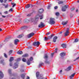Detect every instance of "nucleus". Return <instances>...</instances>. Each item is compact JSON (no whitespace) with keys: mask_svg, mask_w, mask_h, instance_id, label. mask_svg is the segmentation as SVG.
<instances>
[{"mask_svg":"<svg viewBox=\"0 0 79 79\" xmlns=\"http://www.w3.org/2000/svg\"><path fill=\"white\" fill-rule=\"evenodd\" d=\"M61 47L63 48H66V44H62Z\"/></svg>","mask_w":79,"mask_h":79,"instance_id":"17","label":"nucleus"},{"mask_svg":"<svg viewBox=\"0 0 79 79\" xmlns=\"http://www.w3.org/2000/svg\"><path fill=\"white\" fill-rule=\"evenodd\" d=\"M38 20H39V15H37L35 17V21H38Z\"/></svg>","mask_w":79,"mask_h":79,"instance_id":"18","label":"nucleus"},{"mask_svg":"<svg viewBox=\"0 0 79 79\" xmlns=\"http://www.w3.org/2000/svg\"><path fill=\"white\" fill-rule=\"evenodd\" d=\"M71 66H69L68 67V68L66 70V71H69V70H71Z\"/></svg>","mask_w":79,"mask_h":79,"instance_id":"14","label":"nucleus"},{"mask_svg":"<svg viewBox=\"0 0 79 79\" xmlns=\"http://www.w3.org/2000/svg\"><path fill=\"white\" fill-rule=\"evenodd\" d=\"M68 7H69V6H68V5L67 6H64L65 8L64 9V7H63L62 8V11H66V8H68Z\"/></svg>","mask_w":79,"mask_h":79,"instance_id":"5","label":"nucleus"},{"mask_svg":"<svg viewBox=\"0 0 79 79\" xmlns=\"http://www.w3.org/2000/svg\"><path fill=\"white\" fill-rule=\"evenodd\" d=\"M63 3V1H60L58 2V4H61Z\"/></svg>","mask_w":79,"mask_h":79,"instance_id":"22","label":"nucleus"},{"mask_svg":"<svg viewBox=\"0 0 79 79\" xmlns=\"http://www.w3.org/2000/svg\"><path fill=\"white\" fill-rule=\"evenodd\" d=\"M44 9H40L39 10V13H43L44 12Z\"/></svg>","mask_w":79,"mask_h":79,"instance_id":"11","label":"nucleus"},{"mask_svg":"<svg viewBox=\"0 0 79 79\" xmlns=\"http://www.w3.org/2000/svg\"><path fill=\"white\" fill-rule=\"evenodd\" d=\"M60 55L61 56H63L66 55V54L64 52H62L60 54Z\"/></svg>","mask_w":79,"mask_h":79,"instance_id":"16","label":"nucleus"},{"mask_svg":"<svg viewBox=\"0 0 79 79\" xmlns=\"http://www.w3.org/2000/svg\"><path fill=\"white\" fill-rule=\"evenodd\" d=\"M27 16H31V14H29L27 15Z\"/></svg>","mask_w":79,"mask_h":79,"instance_id":"52","label":"nucleus"},{"mask_svg":"<svg viewBox=\"0 0 79 79\" xmlns=\"http://www.w3.org/2000/svg\"><path fill=\"white\" fill-rule=\"evenodd\" d=\"M56 52H57V49H56Z\"/></svg>","mask_w":79,"mask_h":79,"instance_id":"58","label":"nucleus"},{"mask_svg":"<svg viewBox=\"0 0 79 79\" xmlns=\"http://www.w3.org/2000/svg\"><path fill=\"white\" fill-rule=\"evenodd\" d=\"M21 72H23V71H24V70L22 69L21 70Z\"/></svg>","mask_w":79,"mask_h":79,"instance_id":"50","label":"nucleus"},{"mask_svg":"<svg viewBox=\"0 0 79 79\" xmlns=\"http://www.w3.org/2000/svg\"><path fill=\"white\" fill-rule=\"evenodd\" d=\"M13 57H10V60H9V61H10V62H11V61H13Z\"/></svg>","mask_w":79,"mask_h":79,"instance_id":"20","label":"nucleus"},{"mask_svg":"<svg viewBox=\"0 0 79 79\" xmlns=\"http://www.w3.org/2000/svg\"><path fill=\"white\" fill-rule=\"evenodd\" d=\"M2 17L3 18H5V16H3V15H2Z\"/></svg>","mask_w":79,"mask_h":79,"instance_id":"55","label":"nucleus"},{"mask_svg":"<svg viewBox=\"0 0 79 79\" xmlns=\"http://www.w3.org/2000/svg\"><path fill=\"white\" fill-rule=\"evenodd\" d=\"M3 62V60H1L0 61V63H2Z\"/></svg>","mask_w":79,"mask_h":79,"instance_id":"43","label":"nucleus"},{"mask_svg":"<svg viewBox=\"0 0 79 79\" xmlns=\"http://www.w3.org/2000/svg\"><path fill=\"white\" fill-rule=\"evenodd\" d=\"M21 76L23 79H24L25 74H22L21 75Z\"/></svg>","mask_w":79,"mask_h":79,"instance_id":"19","label":"nucleus"},{"mask_svg":"<svg viewBox=\"0 0 79 79\" xmlns=\"http://www.w3.org/2000/svg\"><path fill=\"white\" fill-rule=\"evenodd\" d=\"M19 40L18 39H16L14 40V44L15 45H17L18 44V42H19Z\"/></svg>","mask_w":79,"mask_h":79,"instance_id":"6","label":"nucleus"},{"mask_svg":"<svg viewBox=\"0 0 79 79\" xmlns=\"http://www.w3.org/2000/svg\"><path fill=\"white\" fill-rule=\"evenodd\" d=\"M30 78H29V77L27 76V79H30Z\"/></svg>","mask_w":79,"mask_h":79,"instance_id":"47","label":"nucleus"},{"mask_svg":"<svg viewBox=\"0 0 79 79\" xmlns=\"http://www.w3.org/2000/svg\"><path fill=\"white\" fill-rule=\"evenodd\" d=\"M7 1V0H4V2L6 3Z\"/></svg>","mask_w":79,"mask_h":79,"instance_id":"51","label":"nucleus"},{"mask_svg":"<svg viewBox=\"0 0 79 79\" xmlns=\"http://www.w3.org/2000/svg\"><path fill=\"white\" fill-rule=\"evenodd\" d=\"M57 8H58V7L57 6H56L54 7V9L55 10Z\"/></svg>","mask_w":79,"mask_h":79,"instance_id":"40","label":"nucleus"},{"mask_svg":"<svg viewBox=\"0 0 79 79\" xmlns=\"http://www.w3.org/2000/svg\"><path fill=\"white\" fill-rule=\"evenodd\" d=\"M44 26V24L42 23H41V24H40L39 25V27H42Z\"/></svg>","mask_w":79,"mask_h":79,"instance_id":"8","label":"nucleus"},{"mask_svg":"<svg viewBox=\"0 0 79 79\" xmlns=\"http://www.w3.org/2000/svg\"><path fill=\"white\" fill-rule=\"evenodd\" d=\"M75 74V73H74L73 74H72L71 75V76L69 77L70 78V79H73V78H72V77H74Z\"/></svg>","mask_w":79,"mask_h":79,"instance_id":"10","label":"nucleus"},{"mask_svg":"<svg viewBox=\"0 0 79 79\" xmlns=\"http://www.w3.org/2000/svg\"><path fill=\"white\" fill-rule=\"evenodd\" d=\"M79 57H78L76 59V60H78V59H79Z\"/></svg>","mask_w":79,"mask_h":79,"instance_id":"54","label":"nucleus"},{"mask_svg":"<svg viewBox=\"0 0 79 79\" xmlns=\"http://www.w3.org/2000/svg\"><path fill=\"white\" fill-rule=\"evenodd\" d=\"M20 60H21V59L19 58V59H17L16 60V61H20Z\"/></svg>","mask_w":79,"mask_h":79,"instance_id":"33","label":"nucleus"},{"mask_svg":"<svg viewBox=\"0 0 79 79\" xmlns=\"http://www.w3.org/2000/svg\"><path fill=\"white\" fill-rule=\"evenodd\" d=\"M15 66L13 67L14 69H16V68H18V64H16V63H15Z\"/></svg>","mask_w":79,"mask_h":79,"instance_id":"13","label":"nucleus"},{"mask_svg":"<svg viewBox=\"0 0 79 79\" xmlns=\"http://www.w3.org/2000/svg\"><path fill=\"white\" fill-rule=\"evenodd\" d=\"M0 2L1 3H2L3 2V0H0Z\"/></svg>","mask_w":79,"mask_h":79,"instance_id":"41","label":"nucleus"},{"mask_svg":"<svg viewBox=\"0 0 79 79\" xmlns=\"http://www.w3.org/2000/svg\"><path fill=\"white\" fill-rule=\"evenodd\" d=\"M67 23H68V21L63 22L62 23V24L63 26H64V25H66V24H67Z\"/></svg>","mask_w":79,"mask_h":79,"instance_id":"12","label":"nucleus"},{"mask_svg":"<svg viewBox=\"0 0 79 79\" xmlns=\"http://www.w3.org/2000/svg\"><path fill=\"white\" fill-rule=\"evenodd\" d=\"M12 1V0H9V2H11Z\"/></svg>","mask_w":79,"mask_h":79,"instance_id":"60","label":"nucleus"},{"mask_svg":"<svg viewBox=\"0 0 79 79\" xmlns=\"http://www.w3.org/2000/svg\"><path fill=\"white\" fill-rule=\"evenodd\" d=\"M40 19H43V15H41L40 16Z\"/></svg>","mask_w":79,"mask_h":79,"instance_id":"25","label":"nucleus"},{"mask_svg":"<svg viewBox=\"0 0 79 79\" xmlns=\"http://www.w3.org/2000/svg\"><path fill=\"white\" fill-rule=\"evenodd\" d=\"M77 11H78V10L77 9V10H76V12H77Z\"/></svg>","mask_w":79,"mask_h":79,"instance_id":"57","label":"nucleus"},{"mask_svg":"<svg viewBox=\"0 0 79 79\" xmlns=\"http://www.w3.org/2000/svg\"><path fill=\"white\" fill-rule=\"evenodd\" d=\"M33 44L34 46H37V47H39V45H40V42L39 41H37V42H35L33 43Z\"/></svg>","mask_w":79,"mask_h":79,"instance_id":"3","label":"nucleus"},{"mask_svg":"<svg viewBox=\"0 0 79 79\" xmlns=\"http://www.w3.org/2000/svg\"><path fill=\"white\" fill-rule=\"evenodd\" d=\"M22 60L24 62H26V59L25 58H23Z\"/></svg>","mask_w":79,"mask_h":79,"instance_id":"35","label":"nucleus"},{"mask_svg":"<svg viewBox=\"0 0 79 79\" xmlns=\"http://www.w3.org/2000/svg\"><path fill=\"white\" fill-rule=\"evenodd\" d=\"M0 31H2V29L0 28Z\"/></svg>","mask_w":79,"mask_h":79,"instance_id":"62","label":"nucleus"},{"mask_svg":"<svg viewBox=\"0 0 79 79\" xmlns=\"http://www.w3.org/2000/svg\"><path fill=\"white\" fill-rule=\"evenodd\" d=\"M50 34L49 33H48L46 34V35H48V34Z\"/></svg>","mask_w":79,"mask_h":79,"instance_id":"56","label":"nucleus"},{"mask_svg":"<svg viewBox=\"0 0 79 79\" xmlns=\"http://www.w3.org/2000/svg\"><path fill=\"white\" fill-rule=\"evenodd\" d=\"M69 28H67L66 29V32L64 33L65 36H68V35H69Z\"/></svg>","mask_w":79,"mask_h":79,"instance_id":"2","label":"nucleus"},{"mask_svg":"<svg viewBox=\"0 0 79 79\" xmlns=\"http://www.w3.org/2000/svg\"><path fill=\"white\" fill-rule=\"evenodd\" d=\"M31 6H32V5L31 4H30V5L28 4L25 6V7L26 8H29L30 6H31Z\"/></svg>","mask_w":79,"mask_h":79,"instance_id":"15","label":"nucleus"},{"mask_svg":"<svg viewBox=\"0 0 79 79\" xmlns=\"http://www.w3.org/2000/svg\"><path fill=\"white\" fill-rule=\"evenodd\" d=\"M53 35H51L50 36H48V37H49V38H50V39H52V37H53Z\"/></svg>","mask_w":79,"mask_h":79,"instance_id":"31","label":"nucleus"},{"mask_svg":"<svg viewBox=\"0 0 79 79\" xmlns=\"http://www.w3.org/2000/svg\"><path fill=\"white\" fill-rule=\"evenodd\" d=\"M45 63H48V62H47V61H45Z\"/></svg>","mask_w":79,"mask_h":79,"instance_id":"59","label":"nucleus"},{"mask_svg":"<svg viewBox=\"0 0 79 79\" xmlns=\"http://www.w3.org/2000/svg\"><path fill=\"white\" fill-rule=\"evenodd\" d=\"M44 58L45 59H47V58H48V56H47V54H46L45 56H44Z\"/></svg>","mask_w":79,"mask_h":79,"instance_id":"28","label":"nucleus"},{"mask_svg":"<svg viewBox=\"0 0 79 79\" xmlns=\"http://www.w3.org/2000/svg\"><path fill=\"white\" fill-rule=\"evenodd\" d=\"M13 8H11L9 10V11H13Z\"/></svg>","mask_w":79,"mask_h":79,"instance_id":"38","label":"nucleus"},{"mask_svg":"<svg viewBox=\"0 0 79 79\" xmlns=\"http://www.w3.org/2000/svg\"><path fill=\"white\" fill-rule=\"evenodd\" d=\"M31 64V62H30V60H28V61L27 62V64L28 65H29Z\"/></svg>","mask_w":79,"mask_h":79,"instance_id":"26","label":"nucleus"},{"mask_svg":"<svg viewBox=\"0 0 79 79\" xmlns=\"http://www.w3.org/2000/svg\"><path fill=\"white\" fill-rule=\"evenodd\" d=\"M28 56V55L27 54H25L23 56V57H26Z\"/></svg>","mask_w":79,"mask_h":79,"instance_id":"24","label":"nucleus"},{"mask_svg":"<svg viewBox=\"0 0 79 79\" xmlns=\"http://www.w3.org/2000/svg\"><path fill=\"white\" fill-rule=\"evenodd\" d=\"M54 55V52L52 53L51 54V55L52 56H53V55Z\"/></svg>","mask_w":79,"mask_h":79,"instance_id":"42","label":"nucleus"},{"mask_svg":"<svg viewBox=\"0 0 79 79\" xmlns=\"http://www.w3.org/2000/svg\"><path fill=\"white\" fill-rule=\"evenodd\" d=\"M11 72V70L10 69H9V73H10Z\"/></svg>","mask_w":79,"mask_h":79,"instance_id":"48","label":"nucleus"},{"mask_svg":"<svg viewBox=\"0 0 79 79\" xmlns=\"http://www.w3.org/2000/svg\"><path fill=\"white\" fill-rule=\"evenodd\" d=\"M29 61H32V60H33V58H32V57H30V58L28 60Z\"/></svg>","mask_w":79,"mask_h":79,"instance_id":"29","label":"nucleus"},{"mask_svg":"<svg viewBox=\"0 0 79 79\" xmlns=\"http://www.w3.org/2000/svg\"><path fill=\"white\" fill-rule=\"evenodd\" d=\"M4 13L5 14H7L8 13V11H6Z\"/></svg>","mask_w":79,"mask_h":79,"instance_id":"44","label":"nucleus"},{"mask_svg":"<svg viewBox=\"0 0 79 79\" xmlns=\"http://www.w3.org/2000/svg\"><path fill=\"white\" fill-rule=\"evenodd\" d=\"M50 6H48L47 8L48 9H50Z\"/></svg>","mask_w":79,"mask_h":79,"instance_id":"46","label":"nucleus"},{"mask_svg":"<svg viewBox=\"0 0 79 79\" xmlns=\"http://www.w3.org/2000/svg\"><path fill=\"white\" fill-rule=\"evenodd\" d=\"M58 37L57 36H55L54 37L53 39V41L54 42H56V39H57Z\"/></svg>","mask_w":79,"mask_h":79,"instance_id":"9","label":"nucleus"},{"mask_svg":"<svg viewBox=\"0 0 79 79\" xmlns=\"http://www.w3.org/2000/svg\"><path fill=\"white\" fill-rule=\"evenodd\" d=\"M17 53L19 54H23V52L21 51H19L17 52Z\"/></svg>","mask_w":79,"mask_h":79,"instance_id":"21","label":"nucleus"},{"mask_svg":"<svg viewBox=\"0 0 79 79\" xmlns=\"http://www.w3.org/2000/svg\"><path fill=\"white\" fill-rule=\"evenodd\" d=\"M50 38H49V37H48V38L45 37V40H48V39H50Z\"/></svg>","mask_w":79,"mask_h":79,"instance_id":"27","label":"nucleus"},{"mask_svg":"<svg viewBox=\"0 0 79 79\" xmlns=\"http://www.w3.org/2000/svg\"><path fill=\"white\" fill-rule=\"evenodd\" d=\"M34 35V33L33 32H32L30 33L29 35H27V37L28 38H30V37H32Z\"/></svg>","mask_w":79,"mask_h":79,"instance_id":"4","label":"nucleus"},{"mask_svg":"<svg viewBox=\"0 0 79 79\" xmlns=\"http://www.w3.org/2000/svg\"><path fill=\"white\" fill-rule=\"evenodd\" d=\"M78 40H78V39H75V42H78Z\"/></svg>","mask_w":79,"mask_h":79,"instance_id":"36","label":"nucleus"},{"mask_svg":"<svg viewBox=\"0 0 79 79\" xmlns=\"http://www.w3.org/2000/svg\"><path fill=\"white\" fill-rule=\"evenodd\" d=\"M2 5H3V6H4V5H5L2 4Z\"/></svg>","mask_w":79,"mask_h":79,"instance_id":"64","label":"nucleus"},{"mask_svg":"<svg viewBox=\"0 0 79 79\" xmlns=\"http://www.w3.org/2000/svg\"><path fill=\"white\" fill-rule=\"evenodd\" d=\"M36 77H39V72H37L36 73Z\"/></svg>","mask_w":79,"mask_h":79,"instance_id":"23","label":"nucleus"},{"mask_svg":"<svg viewBox=\"0 0 79 79\" xmlns=\"http://www.w3.org/2000/svg\"><path fill=\"white\" fill-rule=\"evenodd\" d=\"M8 6V5H7L5 6V8H7Z\"/></svg>","mask_w":79,"mask_h":79,"instance_id":"45","label":"nucleus"},{"mask_svg":"<svg viewBox=\"0 0 79 79\" xmlns=\"http://www.w3.org/2000/svg\"><path fill=\"white\" fill-rule=\"evenodd\" d=\"M77 2L78 3H79V0H78L77 1Z\"/></svg>","mask_w":79,"mask_h":79,"instance_id":"61","label":"nucleus"},{"mask_svg":"<svg viewBox=\"0 0 79 79\" xmlns=\"http://www.w3.org/2000/svg\"><path fill=\"white\" fill-rule=\"evenodd\" d=\"M56 16H59V13L56 12Z\"/></svg>","mask_w":79,"mask_h":79,"instance_id":"37","label":"nucleus"},{"mask_svg":"<svg viewBox=\"0 0 79 79\" xmlns=\"http://www.w3.org/2000/svg\"><path fill=\"white\" fill-rule=\"evenodd\" d=\"M22 35H20L18 36V38H21V37H22Z\"/></svg>","mask_w":79,"mask_h":79,"instance_id":"32","label":"nucleus"},{"mask_svg":"<svg viewBox=\"0 0 79 79\" xmlns=\"http://www.w3.org/2000/svg\"><path fill=\"white\" fill-rule=\"evenodd\" d=\"M3 77V74L2 71H0V79H2Z\"/></svg>","mask_w":79,"mask_h":79,"instance_id":"7","label":"nucleus"},{"mask_svg":"<svg viewBox=\"0 0 79 79\" xmlns=\"http://www.w3.org/2000/svg\"><path fill=\"white\" fill-rule=\"evenodd\" d=\"M12 52H13V51H12V50H10L9 53V55H10V54H11V53H12Z\"/></svg>","mask_w":79,"mask_h":79,"instance_id":"34","label":"nucleus"},{"mask_svg":"<svg viewBox=\"0 0 79 79\" xmlns=\"http://www.w3.org/2000/svg\"><path fill=\"white\" fill-rule=\"evenodd\" d=\"M61 72H62V70H60V73H61Z\"/></svg>","mask_w":79,"mask_h":79,"instance_id":"53","label":"nucleus"},{"mask_svg":"<svg viewBox=\"0 0 79 79\" xmlns=\"http://www.w3.org/2000/svg\"><path fill=\"white\" fill-rule=\"evenodd\" d=\"M10 66H12V63H10Z\"/></svg>","mask_w":79,"mask_h":79,"instance_id":"49","label":"nucleus"},{"mask_svg":"<svg viewBox=\"0 0 79 79\" xmlns=\"http://www.w3.org/2000/svg\"><path fill=\"white\" fill-rule=\"evenodd\" d=\"M4 56L6 58H7V56L6 55V54H4Z\"/></svg>","mask_w":79,"mask_h":79,"instance_id":"39","label":"nucleus"},{"mask_svg":"<svg viewBox=\"0 0 79 79\" xmlns=\"http://www.w3.org/2000/svg\"><path fill=\"white\" fill-rule=\"evenodd\" d=\"M55 19H54L51 18L50 19V24H55Z\"/></svg>","mask_w":79,"mask_h":79,"instance_id":"1","label":"nucleus"},{"mask_svg":"<svg viewBox=\"0 0 79 79\" xmlns=\"http://www.w3.org/2000/svg\"><path fill=\"white\" fill-rule=\"evenodd\" d=\"M11 5H13L12 7H14L15 6H16V4H15V3H11Z\"/></svg>","mask_w":79,"mask_h":79,"instance_id":"30","label":"nucleus"},{"mask_svg":"<svg viewBox=\"0 0 79 79\" xmlns=\"http://www.w3.org/2000/svg\"><path fill=\"white\" fill-rule=\"evenodd\" d=\"M62 33V31H61V32H60V34H61Z\"/></svg>","mask_w":79,"mask_h":79,"instance_id":"63","label":"nucleus"}]
</instances>
